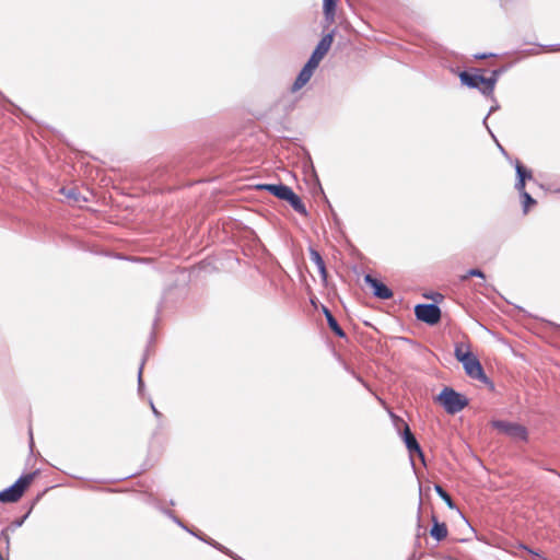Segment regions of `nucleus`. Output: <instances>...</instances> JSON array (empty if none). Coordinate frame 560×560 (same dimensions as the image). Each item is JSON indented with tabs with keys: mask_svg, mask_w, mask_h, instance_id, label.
Here are the masks:
<instances>
[{
	"mask_svg": "<svg viewBox=\"0 0 560 560\" xmlns=\"http://www.w3.org/2000/svg\"><path fill=\"white\" fill-rule=\"evenodd\" d=\"M310 258L316 265L323 281H326L327 280V270H326L325 261H324L323 257L320 256V254L316 249L310 248Z\"/></svg>",
	"mask_w": 560,
	"mask_h": 560,
	"instance_id": "15",
	"label": "nucleus"
},
{
	"mask_svg": "<svg viewBox=\"0 0 560 560\" xmlns=\"http://www.w3.org/2000/svg\"><path fill=\"white\" fill-rule=\"evenodd\" d=\"M346 371L349 372L358 382H360L363 386L368 387V384L361 377L360 374H358L354 370L350 369L349 366H345Z\"/></svg>",
	"mask_w": 560,
	"mask_h": 560,
	"instance_id": "27",
	"label": "nucleus"
},
{
	"mask_svg": "<svg viewBox=\"0 0 560 560\" xmlns=\"http://www.w3.org/2000/svg\"><path fill=\"white\" fill-rule=\"evenodd\" d=\"M469 277H478V278L485 279L486 276L482 270H480L478 268H472V269H469L465 276H462V280H466Z\"/></svg>",
	"mask_w": 560,
	"mask_h": 560,
	"instance_id": "24",
	"label": "nucleus"
},
{
	"mask_svg": "<svg viewBox=\"0 0 560 560\" xmlns=\"http://www.w3.org/2000/svg\"><path fill=\"white\" fill-rule=\"evenodd\" d=\"M145 360L147 359H145V355H144L143 359H142V362L140 364L139 372H138V389H139V392H141L143 386H144V383H143V380H142V370H143V365H144Z\"/></svg>",
	"mask_w": 560,
	"mask_h": 560,
	"instance_id": "26",
	"label": "nucleus"
},
{
	"mask_svg": "<svg viewBox=\"0 0 560 560\" xmlns=\"http://www.w3.org/2000/svg\"><path fill=\"white\" fill-rule=\"evenodd\" d=\"M489 96H490V97H491V100L493 101V105L490 107V109H489V112H488L487 116L483 118L482 124H483V126L487 128V130H488V132L491 135V137L497 141L495 136L493 135V132L491 131L490 127L488 126L487 120H488V117H489L491 114H493V113H495L497 110H499L500 105L498 104V102H497V100L494 98L493 94H492V95H489Z\"/></svg>",
	"mask_w": 560,
	"mask_h": 560,
	"instance_id": "21",
	"label": "nucleus"
},
{
	"mask_svg": "<svg viewBox=\"0 0 560 560\" xmlns=\"http://www.w3.org/2000/svg\"><path fill=\"white\" fill-rule=\"evenodd\" d=\"M408 560H419V557L416 553H413Z\"/></svg>",
	"mask_w": 560,
	"mask_h": 560,
	"instance_id": "36",
	"label": "nucleus"
},
{
	"mask_svg": "<svg viewBox=\"0 0 560 560\" xmlns=\"http://www.w3.org/2000/svg\"><path fill=\"white\" fill-rule=\"evenodd\" d=\"M525 185H526V182H524V180H521V179L516 178V182H515V189L518 191L520 196H521L523 192H526Z\"/></svg>",
	"mask_w": 560,
	"mask_h": 560,
	"instance_id": "28",
	"label": "nucleus"
},
{
	"mask_svg": "<svg viewBox=\"0 0 560 560\" xmlns=\"http://www.w3.org/2000/svg\"><path fill=\"white\" fill-rule=\"evenodd\" d=\"M285 201L293 208L294 211L302 215H307V210L302 199L292 190Z\"/></svg>",
	"mask_w": 560,
	"mask_h": 560,
	"instance_id": "16",
	"label": "nucleus"
},
{
	"mask_svg": "<svg viewBox=\"0 0 560 560\" xmlns=\"http://www.w3.org/2000/svg\"><path fill=\"white\" fill-rule=\"evenodd\" d=\"M9 529H10V527H7V528L2 529L0 533V538H2L7 542V545L10 544Z\"/></svg>",
	"mask_w": 560,
	"mask_h": 560,
	"instance_id": "32",
	"label": "nucleus"
},
{
	"mask_svg": "<svg viewBox=\"0 0 560 560\" xmlns=\"http://www.w3.org/2000/svg\"><path fill=\"white\" fill-rule=\"evenodd\" d=\"M448 530L445 523H441L438 521V518L433 515L432 516V527L430 529V535L432 538H434L436 541H442L447 537Z\"/></svg>",
	"mask_w": 560,
	"mask_h": 560,
	"instance_id": "11",
	"label": "nucleus"
},
{
	"mask_svg": "<svg viewBox=\"0 0 560 560\" xmlns=\"http://www.w3.org/2000/svg\"><path fill=\"white\" fill-rule=\"evenodd\" d=\"M198 539L207 542L208 545L214 547L215 549L229 555L230 557H232V551L229 550L228 548H225L224 546H222L221 544H219L218 541L213 540L212 538H209V537H206L203 535H200V534H197L195 535Z\"/></svg>",
	"mask_w": 560,
	"mask_h": 560,
	"instance_id": "19",
	"label": "nucleus"
},
{
	"mask_svg": "<svg viewBox=\"0 0 560 560\" xmlns=\"http://www.w3.org/2000/svg\"><path fill=\"white\" fill-rule=\"evenodd\" d=\"M33 446H34L33 433H32V430H30V448L32 450Z\"/></svg>",
	"mask_w": 560,
	"mask_h": 560,
	"instance_id": "35",
	"label": "nucleus"
},
{
	"mask_svg": "<svg viewBox=\"0 0 560 560\" xmlns=\"http://www.w3.org/2000/svg\"><path fill=\"white\" fill-rule=\"evenodd\" d=\"M312 75L313 72H311L308 69L302 68L294 83L292 84V92L301 90L311 80Z\"/></svg>",
	"mask_w": 560,
	"mask_h": 560,
	"instance_id": "17",
	"label": "nucleus"
},
{
	"mask_svg": "<svg viewBox=\"0 0 560 560\" xmlns=\"http://www.w3.org/2000/svg\"><path fill=\"white\" fill-rule=\"evenodd\" d=\"M504 72L503 68L494 69L491 71L490 77H486V86H482L481 93L483 95H492L495 84L500 78V75Z\"/></svg>",
	"mask_w": 560,
	"mask_h": 560,
	"instance_id": "12",
	"label": "nucleus"
},
{
	"mask_svg": "<svg viewBox=\"0 0 560 560\" xmlns=\"http://www.w3.org/2000/svg\"><path fill=\"white\" fill-rule=\"evenodd\" d=\"M492 56H494V54H479V55H475V58L476 59H485V58L492 57Z\"/></svg>",
	"mask_w": 560,
	"mask_h": 560,
	"instance_id": "34",
	"label": "nucleus"
},
{
	"mask_svg": "<svg viewBox=\"0 0 560 560\" xmlns=\"http://www.w3.org/2000/svg\"><path fill=\"white\" fill-rule=\"evenodd\" d=\"M337 0H323L324 19L327 24L335 22Z\"/></svg>",
	"mask_w": 560,
	"mask_h": 560,
	"instance_id": "14",
	"label": "nucleus"
},
{
	"mask_svg": "<svg viewBox=\"0 0 560 560\" xmlns=\"http://www.w3.org/2000/svg\"><path fill=\"white\" fill-rule=\"evenodd\" d=\"M434 490L436 492V494L446 503V505L450 508V509H454L455 508V503L453 501V499L451 498V495L443 489L442 486L440 485H435L434 486Z\"/></svg>",
	"mask_w": 560,
	"mask_h": 560,
	"instance_id": "20",
	"label": "nucleus"
},
{
	"mask_svg": "<svg viewBox=\"0 0 560 560\" xmlns=\"http://www.w3.org/2000/svg\"><path fill=\"white\" fill-rule=\"evenodd\" d=\"M438 401L450 415H455L468 406V399L451 387H444L438 396Z\"/></svg>",
	"mask_w": 560,
	"mask_h": 560,
	"instance_id": "3",
	"label": "nucleus"
},
{
	"mask_svg": "<svg viewBox=\"0 0 560 560\" xmlns=\"http://www.w3.org/2000/svg\"><path fill=\"white\" fill-rule=\"evenodd\" d=\"M323 313L326 317V320H327V325L328 327L340 338H345L346 337V332L345 330L340 327L339 323L337 322V319L335 318V316L332 315V313L326 307V306H323Z\"/></svg>",
	"mask_w": 560,
	"mask_h": 560,
	"instance_id": "13",
	"label": "nucleus"
},
{
	"mask_svg": "<svg viewBox=\"0 0 560 560\" xmlns=\"http://www.w3.org/2000/svg\"><path fill=\"white\" fill-rule=\"evenodd\" d=\"M454 355L458 362L463 364L465 373L474 378L478 380L483 384L489 385L491 388L494 387L493 383L486 375L480 361L471 353L469 349L464 350L463 343L455 346Z\"/></svg>",
	"mask_w": 560,
	"mask_h": 560,
	"instance_id": "1",
	"label": "nucleus"
},
{
	"mask_svg": "<svg viewBox=\"0 0 560 560\" xmlns=\"http://www.w3.org/2000/svg\"><path fill=\"white\" fill-rule=\"evenodd\" d=\"M459 80L463 85L470 89H477L481 92L482 86H486V77L477 73H470L468 71H462L459 73Z\"/></svg>",
	"mask_w": 560,
	"mask_h": 560,
	"instance_id": "8",
	"label": "nucleus"
},
{
	"mask_svg": "<svg viewBox=\"0 0 560 560\" xmlns=\"http://www.w3.org/2000/svg\"><path fill=\"white\" fill-rule=\"evenodd\" d=\"M498 147H499L500 151H501L503 154H506L505 150L503 149V147H502L500 143H498Z\"/></svg>",
	"mask_w": 560,
	"mask_h": 560,
	"instance_id": "37",
	"label": "nucleus"
},
{
	"mask_svg": "<svg viewBox=\"0 0 560 560\" xmlns=\"http://www.w3.org/2000/svg\"><path fill=\"white\" fill-rule=\"evenodd\" d=\"M61 192L69 199H72L74 201H79V196L80 194L77 191V189L74 188H69V189H66V188H62L61 189Z\"/></svg>",
	"mask_w": 560,
	"mask_h": 560,
	"instance_id": "25",
	"label": "nucleus"
},
{
	"mask_svg": "<svg viewBox=\"0 0 560 560\" xmlns=\"http://www.w3.org/2000/svg\"><path fill=\"white\" fill-rule=\"evenodd\" d=\"M27 515L28 514H25L21 518H18V520L13 521L9 527L12 528V529L21 527L23 525L24 521L26 520Z\"/></svg>",
	"mask_w": 560,
	"mask_h": 560,
	"instance_id": "29",
	"label": "nucleus"
},
{
	"mask_svg": "<svg viewBox=\"0 0 560 560\" xmlns=\"http://www.w3.org/2000/svg\"><path fill=\"white\" fill-rule=\"evenodd\" d=\"M261 187L281 200H285L292 191V188L284 184H266Z\"/></svg>",
	"mask_w": 560,
	"mask_h": 560,
	"instance_id": "10",
	"label": "nucleus"
},
{
	"mask_svg": "<svg viewBox=\"0 0 560 560\" xmlns=\"http://www.w3.org/2000/svg\"><path fill=\"white\" fill-rule=\"evenodd\" d=\"M320 61V58L311 55L310 59L307 60L303 68L308 69L311 72H314V70L318 67Z\"/></svg>",
	"mask_w": 560,
	"mask_h": 560,
	"instance_id": "23",
	"label": "nucleus"
},
{
	"mask_svg": "<svg viewBox=\"0 0 560 560\" xmlns=\"http://www.w3.org/2000/svg\"><path fill=\"white\" fill-rule=\"evenodd\" d=\"M175 524H177L179 527H182L183 529H185L186 532L190 533L191 535H196V533L191 529H189L177 516H175L173 520H172Z\"/></svg>",
	"mask_w": 560,
	"mask_h": 560,
	"instance_id": "30",
	"label": "nucleus"
},
{
	"mask_svg": "<svg viewBox=\"0 0 560 560\" xmlns=\"http://www.w3.org/2000/svg\"><path fill=\"white\" fill-rule=\"evenodd\" d=\"M156 508L164 514L166 515L167 517H170L171 520H173L176 515L174 514V512L172 510H168V509H165L163 506H161L160 504H156Z\"/></svg>",
	"mask_w": 560,
	"mask_h": 560,
	"instance_id": "31",
	"label": "nucleus"
},
{
	"mask_svg": "<svg viewBox=\"0 0 560 560\" xmlns=\"http://www.w3.org/2000/svg\"><path fill=\"white\" fill-rule=\"evenodd\" d=\"M364 282L372 289L373 295L381 300L393 298V291L382 281L371 275L364 276Z\"/></svg>",
	"mask_w": 560,
	"mask_h": 560,
	"instance_id": "7",
	"label": "nucleus"
},
{
	"mask_svg": "<svg viewBox=\"0 0 560 560\" xmlns=\"http://www.w3.org/2000/svg\"><path fill=\"white\" fill-rule=\"evenodd\" d=\"M335 33H336V30L334 28L329 33L325 34L322 37V39L318 42V44L316 45L312 55L323 59L331 47V44H332L334 37H335Z\"/></svg>",
	"mask_w": 560,
	"mask_h": 560,
	"instance_id": "9",
	"label": "nucleus"
},
{
	"mask_svg": "<svg viewBox=\"0 0 560 560\" xmlns=\"http://www.w3.org/2000/svg\"><path fill=\"white\" fill-rule=\"evenodd\" d=\"M515 172H516V178L521 180H530L533 179V172L527 168L525 165H523L518 160H515Z\"/></svg>",
	"mask_w": 560,
	"mask_h": 560,
	"instance_id": "18",
	"label": "nucleus"
},
{
	"mask_svg": "<svg viewBox=\"0 0 560 560\" xmlns=\"http://www.w3.org/2000/svg\"><path fill=\"white\" fill-rule=\"evenodd\" d=\"M37 471L22 475L13 485L0 491V502L14 503L18 502L25 490L30 487Z\"/></svg>",
	"mask_w": 560,
	"mask_h": 560,
	"instance_id": "2",
	"label": "nucleus"
},
{
	"mask_svg": "<svg viewBox=\"0 0 560 560\" xmlns=\"http://www.w3.org/2000/svg\"><path fill=\"white\" fill-rule=\"evenodd\" d=\"M150 407H151V410L154 415V417L156 419H161L162 418V413L156 409V407L154 406L153 401L150 399Z\"/></svg>",
	"mask_w": 560,
	"mask_h": 560,
	"instance_id": "33",
	"label": "nucleus"
},
{
	"mask_svg": "<svg viewBox=\"0 0 560 560\" xmlns=\"http://www.w3.org/2000/svg\"><path fill=\"white\" fill-rule=\"evenodd\" d=\"M492 427L513 439L526 441L528 433L524 425L504 420L492 421Z\"/></svg>",
	"mask_w": 560,
	"mask_h": 560,
	"instance_id": "6",
	"label": "nucleus"
},
{
	"mask_svg": "<svg viewBox=\"0 0 560 560\" xmlns=\"http://www.w3.org/2000/svg\"><path fill=\"white\" fill-rule=\"evenodd\" d=\"M232 558L236 559V560H240V558H236L233 553H232Z\"/></svg>",
	"mask_w": 560,
	"mask_h": 560,
	"instance_id": "38",
	"label": "nucleus"
},
{
	"mask_svg": "<svg viewBox=\"0 0 560 560\" xmlns=\"http://www.w3.org/2000/svg\"><path fill=\"white\" fill-rule=\"evenodd\" d=\"M389 415H390V418L396 427H398L399 424L404 425V431L401 433V438L404 440V443H405L410 456L412 457L413 454H417L418 457L422 460V463L425 464L424 454L422 452V448H421L419 442L417 441L416 436L411 432L409 425L400 417L396 416L395 413L390 412ZM411 465H412V467H415V462L412 458H411Z\"/></svg>",
	"mask_w": 560,
	"mask_h": 560,
	"instance_id": "4",
	"label": "nucleus"
},
{
	"mask_svg": "<svg viewBox=\"0 0 560 560\" xmlns=\"http://www.w3.org/2000/svg\"><path fill=\"white\" fill-rule=\"evenodd\" d=\"M523 203V212L527 213L530 206L536 205V200L526 191L521 195Z\"/></svg>",
	"mask_w": 560,
	"mask_h": 560,
	"instance_id": "22",
	"label": "nucleus"
},
{
	"mask_svg": "<svg viewBox=\"0 0 560 560\" xmlns=\"http://www.w3.org/2000/svg\"><path fill=\"white\" fill-rule=\"evenodd\" d=\"M441 308L435 303H421L415 306L416 318L430 326L441 320Z\"/></svg>",
	"mask_w": 560,
	"mask_h": 560,
	"instance_id": "5",
	"label": "nucleus"
}]
</instances>
